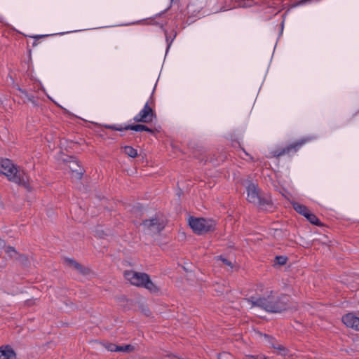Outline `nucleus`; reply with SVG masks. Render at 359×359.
<instances>
[{"label":"nucleus","instance_id":"nucleus-1","mask_svg":"<svg viewBox=\"0 0 359 359\" xmlns=\"http://www.w3.org/2000/svg\"><path fill=\"white\" fill-rule=\"evenodd\" d=\"M288 301L289 299L287 296L278 297L271 294L267 297H252L250 299H248L246 302L251 304L252 307L258 306L266 311L278 313L287 309Z\"/></svg>","mask_w":359,"mask_h":359},{"label":"nucleus","instance_id":"nucleus-2","mask_svg":"<svg viewBox=\"0 0 359 359\" xmlns=\"http://www.w3.org/2000/svg\"><path fill=\"white\" fill-rule=\"evenodd\" d=\"M0 174H3L7 178L15 183L28 187L29 186V177L23 171H20L16 169L12 162L6 158L0 160Z\"/></svg>","mask_w":359,"mask_h":359},{"label":"nucleus","instance_id":"nucleus-3","mask_svg":"<svg viewBox=\"0 0 359 359\" xmlns=\"http://www.w3.org/2000/svg\"><path fill=\"white\" fill-rule=\"evenodd\" d=\"M124 276L133 285L144 287L152 292L158 291V287L152 283L149 276L146 273L127 271L124 273Z\"/></svg>","mask_w":359,"mask_h":359},{"label":"nucleus","instance_id":"nucleus-4","mask_svg":"<svg viewBox=\"0 0 359 359\" xmlns=\"http://www.w3.org/2000/svg\"><path fill=\"white\" fill-rule=\"evenodd\" d=\"M166 219L162 215H156L154 217L145 220L142 224L143 231L151 235L160 233L165 227Z\"/></svg>","mask_w":359,"mask_h":359},{"label":"nucleus","instance_id":"nucleus-5","mask_svg":"<svg viewBox=\"0 0 359 359\" xmlns=\"http://www.w3.org/2000/svg\"><path fill=\"white\" fill-rule=\"evenodd\" d=\"M189 224L193 231L198 234L212 231L215 226V222L212 219L196 217H190Z\"/></svg>","mask_w":359,"mask_h":359},{"label":"nucleus","instance_id":"nucleus-6","mask_svg":"<svg viewBox=\"0 0 359 359\" xmlns=\"http://www.w3.org/2000/svg\"><path fill=\"white\" fill-rule=\"evenodd\" d=\"M247 199L250 203H254L262 208L266 205L270 204L265 200H262L259 195V191L257 186L254 183H250L247 187Z\"/></svg>","mask_w":359,"mask_h":359},{"label":"nucleus","instance_id":"nucleus-7","mask_svg":"<svg viewBox=\"0 0 359 359\" xmlns=\"http://www.w3.org/2000/svg\"><path fill=\"white\" fill-rule=\"evenodd\" d=\"M155 116L154 111L149 105V102H147L143 109L134 117V121L141 123H149L153 121Z\"/></svg>","mask_w":359,"mask_h":359},{"label":"nucleus","instance_id":"nucleus-8","mask_svg":"<svg viewBox=\"0 0 359 359\" xmlns=\"http://www.w3.org/2000/svg\"><path fill=\"white\" fill-rule=\"evenodd\" d=\"M63 161L68 163L67 166L72 172V177L80 180L83 175V170L78 162L72 157H68V160L64 159Z\"/></svg>","mask_w":359,"mask_h":359},{"label":"nucleus","instance_id":"nucleus-9","mask_svg":"<svg viewBox=\"0 0 359 359\" xmlns=\"http://www.w3.org/2000/svg\"><path fill=\"white\" fill-rule=\"evenodd\" d=\"M342 321L347 327L359 331V318L352 313H348L342 318Z\"/></svg>","mask_w":359,"mask_h":359},{"label":"nucleus","instance_id":"nucleus-10","mask_svg":"<svg viewBox=\"0 0 359 359\" xmlns=\"http://www.w3.org/2000/svg\"><path fill=\"white\" fill-rule=\"evenodd\" d=\"M16 355L14 351L6 346L0 348V359H15Z\"/></svg>","mask_w":359,"mask_h":359},{"label":"nucleus","instance_id":"nucleus-11","mask_svg":"<svg viewBox=\"0 0 359 359\" xmlns=\"http://www.w3.org/2000/svg\"><path fill=\"white\" fill-rule=\"evenodd\" d=\"M306 141L305 140H302L301 142H297L296 144H292V145H290L286 148H285L284 149H283L282 151L280 152H275L274 153V156H279L280 155H283V154H287V153H289L292 149H296L297 147H299L300 146H302L303 144H304Z\"/></svg>","mask_w":359,"mask_h":359},{"label":"nucleus","instance_id":"nucleus-12","mask_svg":"<svg viewBox=\"0 0 359 359\" xmlns=\"http://www.w3.org/2000/svg\"><path fill=\"white\" fill-rule=\"evenodd\" d=\"M292 207L297 212L304 217L306 215H308V212H309V209L305 205L296 202L292 203Z\"/></svg>","mask_w":359,"mask_h":359},{"label":"nucleus","instance_id":"nucleus-13","mask_svg":"<svg viewBox=\"0 0 359 359\" xmlns=\"http://www.w3.org/2000/svg\"><path fill=\"white\" fill-rule=\"evenodd\" d=\"M126 130H131L134 131H148L151 132V130L149 129L148 127H147L144 125L141 124H137V125H130L125 128Z\"/></svg>","mask_w":359,"mask_h":359},{"label":"nucleus","instance_id":"nucleus-14","mask_svg":"<svg viewBox=\"0 0 359 359\" xmlns=\"http://www.w3.org/2000/svg\"><path fill=\"white\" fill-rule=\"evenodd\" d=\"M125 154L128 155L131 158H135L137 156V151L136 149L130 146H125L123 148Z\"/></svg>","mask_w":359,"mask_h":359},{"label":"nucleus","instance_id":"nucleus-15","mask_svg":"<svg viewBox=\"0 0 359 359\" xmlns=\"http://www.w3.org/2000/svg\"><path fill=\"white\" fill-rule=\"evenodd\" d=\"M134 347L131 345L118 346L115 349H111V351L131 352Z\"/></svg>","mask_w":359,"mask_h":359},{"label":"nucleus","instance_id":"nucleus-16","mask_svg":"<svg viewBox=\"0 0 359 359\" xmlns=\"http://www.w3.org/2000/svg\"><path fill=\"white\" fill-rule=\"evenodd\" d=\"M1 247L4 249L5 252L8 254V256L13 257L16 255V252L13 247L6 246L4 243L1 245Z\"/></svg>","mask_w":359,"mask_h":359},{"label":"nucleus","instance_id":"nucleus-17","mask_svg":"<svg viewBox=\"0 0 359 359\" xmlns=\"http://www.w3.org/2000/svg\"><path fill=\"white\" fill-rule=\"evenodd\" d=\"M305 217L307 218V219L313 224H318V219L316 217V215L311 213L310 212H308V215H305Z\"/></svg>","mask_w":359,"mask_h":359},{"label":"nucleus","instance_id":"nucleus-18","mask_svg":"<svg viewBox=\"0 0 359 359\" xmlns=\"http://www.w3.org/2000/svg\"><path fill=\"white\" fill-rule=\"evenodd\" d=\"M276 260L279 265H283L286 264L287 257L284 256H279L276 257Z\"/></svg>","mask_w":359,"mask_h":359},{"label":"nucleus","instance_id":"nucleus-19","mask_svg":"<svg viewBox=\"0 0 359 359\" xmlns=\"http://www.w3.org/2000/svg\"><path fill=\"white\" fill-rule=\"evenodd\" d=\"M69 263L75 268L77 270L80 271L82 273H84V271H83L82 270V267L81 266L76 263L75 261L74 260H69Z\"/></svg>","mask_w":359,"mask_h":359},{"label":"nucleus","instance_id":"nucleus-20","mask_svg":"<svg viewBox=\"0 0 359 359\" xmlns=\"http://www.w3.org/2000/svg\"><path fill=\"white\" fill-rule=\"evenodd\" d=\"M219 259L226 265L230 266L231 268H232V263L229 261L228 259H225V258H222V257H219Z\"/></svg>","mask_w":359,"mask_h":359},{"label":"nucleus","instance_id":"nucleus-21","mask_svg":"<svg viewBox=\"0 0 359 359\" xmlns=\"http://www.w3.org/2000/svg\"><path fill=\"white\" fill-rule=\"evenodd\" d=\"M250 359H269L265 355H257V356H250Z\"/></svg>","mask_w":359,"mask_h":359},{"label":"nucleus","instance_id":"nucleus-22","mask_svg":"<svg viewBox=\"0 0 359 359\" xmlns=\"http://www.w3.org/2000/svg\"><path fill=\"white\" fill-rule=\"evenodd\" d=\"M279 349H280V354H282V355H285L286 354L287 351L285 348H279Z\"/></svg>","mask_w":359,"mask_h":359},{"label":"nucleus","instance_id":"nucleus-23","mask_svg":"<svg viewBox=\"0 0 359 359\" xmlns=\"http://www.w3.org/2000/svg\"><path fill=\"white\" fill-rule=\"evenodd\" d=\"M108 128L116 130H121V128H116L115 126H108Z\"/></svg>","mask_w":359,"mask_h":359},{"label":"nucleus","instance_id":"nucleus-24","mask_svg":"<svg viewBox=\"0 0 359 359\" xmlns=\"http://www.w3.org/2000/svg\"><path fill=\"white\" fill-rule=\"evenodd\" d=\"M116 345H111V346L109 348V349L110 351H111V349H115V348H116Z\"/></svg>","mask_w":359,"mask_h":359},{"label":"nucleus","instance_id":"nucleus-25","mask_svg":"<svg viewBox=\"0 0 359 359\" xmlns=\"http://www.w3.org/2000/svg\"><path fill=\"white\" fill-rule=\"evenodd\" d=\"M4 244V241L0 239V247Z\"/></svg>","mask_w":359,"mask_h":359}]
</instances>
